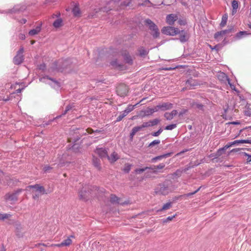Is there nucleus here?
<instances>
[{
    "label": "nucleus",
    "instance_id": "nucleus-28",
    "mask_svg": "<svg viewBox=\"0 0 251 251\" xmlns=\"http://www.w3.org/2000/svg\"><path fill=\"white\" fill-rule=\"evenodd\" d=\"M251 34L250 33H248L247 31H240L236 34L234 37L235 40H237L242 39L244 36Z\"/></svg>",
    "mask_w": 251,
    "mask_h": 251
},
{
    "label": "nucleus",
    "instance_id": "nucleus-15",
    "mask_svg": "<svg viewBox=\"0 0 251 251\" xmlns=\"http://www.w3.org/2000/svg\"><path fill=\"white\" fill-rule=\"evenodd\" d=\"M154 112H156L154 106L152 108L148 107L146 109L141 110L139 115L142 118H144L145 117L150 116Z\"/></svg>",
    "mask_w": 251,
    "mask_h": 251
},
{
    "label": "nucleus",
    "instance_id": "nucleus-58",
    "mask_svg": "<svg viewBox=\"0 0 251 251\" xmlns=\"http://www.w3.org/2000/svg\"><path fill=\"white\" fill-rule=\"evenodd\" d=\"M183 198V195H179V196H176L174 197H173L172 199V203L176 202L178 200H179L180 198Z\"/></svg>",
    "mask_w": 251,
    "mask_h": 251
},
{
    "label": "nucleus",
    "instance_id": "nucleus-32",
    "mask_svg": "<svg viewBox=\"0 0 251 251\" xmlns=\"http://www.w3.org/2000/svg\"><path fill=\"white\" fill-rule=\"evenodd\" d=\"M72 241L70 238L63 240L61 243L58 244L57 246L59 247L63 246H68L72 244Z\"/></svg>",
    "mask_w": 251,
    "mask_h": 251
},
{
    "label": "nucleus",
    "instance_id": "nucleus-30",
    "mask_svg": "<svg viewBox=\"0 0 251 251\" xmlns=\"http://www.w3.org/2000/svg\"><path fill=\"white\" fill-rule=\"evenodd\" d=\"M229 30H228L227 29L222 30L221 31L216 32L214 35V38L215 40L219 41V40L218 39L219 37L220 36H223V35H225L226 33H229Z\"/></svg>",
    "mask_w": 251,
    "mask_h": 251
},
{
    "label": "nucleus",
    "instance_id": "nucleus-57",
    "mask_svg": "<svg viewBox=\"0 0 251 251\" xmlns=\"http://www.w3.org/2000/svg\"><path fill=\"white\" fill-rule=\"evenodd\" d=\"M177 23L180 25H185L187 24V20L185 19H179Z\"/></svg>",
    "mask_w": 251,
    "mask_h": 251
},
{
    "label": "nucleus",
    "instance_id": "nucleus-10",
    "mask_svg": "<svg viewBox=\"0 0 251 251\" xmlns=\"http://www.w3.org/2000/svg\"><path fill=\"white\" fill-rule=\"evenodd\" d=\"M128 87L125 84H121L117 87V93L121 97H124L128 93Z\"/></svg>",
    "mask_w": 251,
    "mask_h": 251
},
{
    "label": "nucleus",
    "instance_id": "nucleus-20",
    "mask_svg": "<svg viewBox=\"0 0 251 251\" xmlns=\"http://www.w3.org/2000/svg\"><path fill=\"white\" fill-rule=\"evenodd\" d=\"M177 19V16L174 14H170L166 17V23L170 25H174V22Z\"/></svg>",
    "mask_w": 251,
    "mask_h": 251
},
{
    "label": "nucleus",
    "instance_id": "nucleus-44",
    "mask_svg": "<svg viewBox=\"0 0 251 251\" xmlns=\"http://www.w3.org/2000/svg\"><path fill=\"white\" fill-rule=\"evenodd\" d=\"M250 104L247 103L245 108L246 110L245 111V115L247 116H251V108H250Z\"/></svg>",
    "mask_w": 251,
    "mask_h": 251
},
{
    "label": "nucleus",
    "instance_id": "nucleus-51",
    "mask_svg": "<svg viewBox=\"0 0 251 251\" xmlns=\"http://www.w3.org/2000/svg\"><path fill=\"white\" fill-rule=\"evenodd\" d=\"M176 214H175L172 216H169L167 218H165V219H162V223L163 224H165V223H168V222L172 220L173 219V218H174L176 216Z\"/></svg>",
    "mask_w": 251,
    "mask_h": 251
},
{
    "label": "nucleus",
    "instance_id": "nucleus-7",
    "mask_svg": "<svg viewBox=\"0 0 251 251\" xmlns=\"http://www.w3.org/2000/svg\"><path fill=\"white\" fill-rule=\"evenodd\" d=\"M178 28L172 26H164L162 29L161 32L163 34L174 36L177 35Z\"/></svg>",
    "mask_w": 251,
    "mask_h": 251
},
{
    "label": "nucleus",
    "instance_id": "nucleus-50",
    "mask_svg": "<svg viewBox=\"0 0 251 251\" xmlns=\"http://www.w3.org/2000/svg\"><path fill=\"white\" fill-rule=\"evenodd\" d=\"M160 143V140H158V139L154 140L149 144V145L148 146V147H149V148L152 147L155 145L159 144Z\"/></svg>",
    "mask_w": 251,
    "mask_h": 251
},
{
    "label": "nucleus",
    "instance_id": "nucleus-43",
    "mask_svg": "<svg viewBox=\"0 0 251 251\" xmlns=\"http://www.w3.org/2000/svg\"><path fill=\"white\" fill-rule=\"evenodd\" d=\"M185 67V65H177L175 67H163L161 68V70L164 71H172L175 70L176 68H184Z\"/></svg>",
    "mask_w": 251,
    "mask_h": 251
},
{
    "label": "nucleus",
    "instance_id": "nucleus-55",
    "mask_svg": "<svg viewBox=\"0 0 251 251\" xmlns=\"http://www.w3.org/2000/svg\"><path fill=\"white\" fill-rule=\"evenodd\" d=\"M137 132V131H136L135 129L134 128V127L132 129V130L131 131V132L129 134V141L132 142L133 141V137L135 135V134H136V133Z\"/></svg>",
    "mask_w": 251,
    "mask_h": 251
},
{
    "label": "nucleus",
    "instance_id": "nucleus-60",
    "mask_svg": "<svg viewBox=\"0 0 251 251\" xmlns=\"http://www.w3.org/2000/svg\"><path fill=\"white\" fill-rule=\"evenodd\" d=\"M173 153H174V152L172 151V152H168V153L163 154L162 155H160V156L161 157V158L162 159L164 158H167V157H170L173 154Z\"/></svg>",
    "mask_w": 251,
    "mask_h": 251
},
{
    "label": "nucleus",
    "instance_id": "nucleus-47",
    "mask_svg": "<svg viewBox=\"0 0 251 251\" xmlns=\"http://www.w3.org/2000/svg\"><path fill=\"white\" fill-rule=\"evenodd\" d=\"M177 126L176 124H172L169 125H167V126H165L164 129L165 130H172L173 129L175 128Z\"/></svg>",
    "mask_w": 251,
    "mask_h": 251
},
{
    "label": "nucleus",
    "instance_id": "nucleus-26",
    "mask_svg": "<svg viewBox=\"0 0 251 251\" xmlns=\"http://www.w3.org/2000/svg\"><path fill=\"white\" fill-rule=\"evenodd\" d=\"M186 84L192 87H194L200 85V82L198 80L194 79L192 76H189L186 81Z\"/></svg>",
    "mask_w": 251,
    "mask_h": 251
},
{
    "label": "nucleus",
    "instance_id": "nucleus-6",
    "mask_svg": "<svg viewBox=\"0 0 251 251\" xmlns=\"http://www.w3.org/2000/svg\"><path fill=\"white\" fill-rule=\"evenodd\" d=\"M24 51V48L23 46H21L19 50L17 52L16 55L13 59V62L15 65H19L21 64L25 59L23 53Z\"/></svg>",
    "mask_w": 251,
    "mask_h": 251
},
{
    "label": "nucleus",
    "instance_id": "nucleus-59",
    "mask_svg": "<svg viewBox=\"0 0 251 251\" xmlns=\"http://www.w3.org/2000/svg\"><path fill=\"white\" fill-rule=\"evenodd\" d=\"M195 167L193 166V164H192V162H190L187 166L186 167H185L184 169V172H186L187 171L189 170L190 169L193 168Z\"/></svg>",
    "mask_w": 251,
    "mask_h": 251
},
{
    "label": "nucleus",
    "instance_id": "nucleus-24",
    "mask_svg": "<svg viewBox=\"0 0 251 251\" xmlns=\"http://www.w3.org/2000/svg\"><path fill=\"white\" fill-rule=\"evenodd\" d=\"M221 76L223 78H225L227 81L228 84H229L230 88L232 90L235 91L237 93H240V91L236 88L235 85L230 82V80L229 78L228 77V76L227 75H226L225 73H222Z\"/></svg>",
    "mask_w": 251,
    "mask_h": 251
},
{
    "label": "nucleus",
    "instance_id": "nucleus-37",
    "mask_svg": "<svg viewBox=\"0 0 251 251\" xmlns=\"http://www.w3.org/2000/svg\"><path fill=\"white\" fill-rule=\"evenodd\" d=\"M72 12L75 17L78 16L80 14V10L78 5H75L72 9Z\"/></svg>",
    "mask_w": 251,
    "mask_h": 251
},
{
    "label": "nucleus",
    "instance_id": "nucleus-41",
    "mask_svg": "<svg viewBox=\"0 0 251 251\" xmlns=\"http://www.w3.org/2000/svg\"><path fill=\"white\" fill-rule=\"evenodd\" d=\"M234 143L235 145H238L239 144H251V140L250 139H241V140H237L234 141Z\"/></svg>",
    "mask_w": 251,
    "mask_h": 251
},
{
    "label": "nucleus",
    "instance_id": "nucleus-35",
    "mask_svg": "<svg viewBox=\"0 0 251 251\" xmlns=\"http://www.w3.org/2000/svg\"><path fill=\"white\" fill-rule=\"evenodd\" d=\"M93 164L99 170L101 169L100 160L97 158L94 157L93 158Z\"/></svg>",
    "mask_w": 251,
    "mask_h": 251
},
{
    "label": "nucleus",
    "instance_id": "nucleus-49",
    "mask_svg": "<svg viewBox=\"0 0 251 251\" xmlns=\"http://www.w3.org/2000/svg\"><path fill=\"white\" fill-rule=\"evenodd\" d=\"M131 165L129 164H126L125 166L123 169V171L126 174H128L131 169Z\"/></svg>",
    "mask_w": 251,
    "mask_h": 251
},
{
    "label": "nucleus",
    "instance_id": "nucleus-31",
    "mask_svg": "<svg viewBox=\"0 0 251 251\" xmlns=\"http://www.w3.org/2000/svg\"><path fill=\"white\" fill-rule=\"evenodd\" d=\"M41 25L42 24H41L40 25L37 26L35 28L31 29L29 30L28 34L30 36H33L37 34L38 33H39L41 30Z\"/></svg>",
    "mask_w": 251,
    "mask_h": 251
},
{
    "label": "nucleus",
    "instance_id": "nucleus-16",
    "mask_svg": "<svg viewBox=\"0 0 251 251\" xmlns=\"http://www.w3.org/2000/svg\"><path fill=\"white\" fill-rule=\"evenodd\" d=\"M82 143V140H81L79 143L77 142H74L73 141V144H69L67 146L68 150H71L73 152L75 153H78L80 152V149H81V144Z\"/></svg>",
    "mask_w": 251,
    "mask_h": 251
},
{
    "label": "nucleus",
    "instance_id": "nucleus-45",
    "mask_svg": "<svg viewBox=\"0 0 251 251\" xmlns=\"http://www.w3.org/2000/svg\"><path fill=\"white\" fill-rule=\"evenodd\" d=\"M191 105L193 107L195 106L200 110L204 111V105L201 103L194 102L191 104Z\"/></svg>",
    "mask_w": 251,
    "mask_h": 251
},
{
    "label": "nucleus",
    "instance_id": "nucleus-13",
    "mask_svg": "<svg viewBox=\"0 0 251 251\" xmlns=\"http://www.w3.org/2000/svg\"><path fill=\"white\" fill-rule=\"evenodd\" d=\"M46 78L48 79L49 80H50L52 82H53V83H54L53 85L51 83H49V85L51 87L55 88H55L58 89L61 87V84L58 80H57L56 79H55L54 78L51 77L50 76L48 75H46L43 76L42 77L40 78L39 81L41 82L43 81V80Z\"/></svg>",
    "mask_w": 251,
    "mask_h": 251
},
{
    "label": "nucleus",
    "instance_id": "nucleus-48",
    "mask_svg": "<svg viewBox=\"0 0 251 251\" xmlns=\"http://www.w3.org/2000/svg\"><path fill=\"white\" fill-rule=\"evenodd\" d=\"M132 0H123L121 3V6L122 7L125 6L127 7L130 5L131 3Z\"/></svg>",
    "mask_w": 251,
    "mask_h": 251
},
{
    "label": "nucleus",
    "instance_id": "nucleus-18",
    "mask_svg": "<svg viewBox=\"0 0 251 251\" xmlns=\"http://www.w3.org/2000/svg\"><path fill=\"white\" fill-rule=\"evenodd\" d=\"M120 199L115 194H111L110 196V201L112 204H119L122 205L128 204V202L127 201L120 202Z\"/></svg>",
    "mask_w": 251,
    "mask_h": 251
},
{
    "label": "nucleus",
    "instance_id": "nucleus-4",
    "mask_svg": "<svg viewBox=\"0 0 251 251\" xmlns=\"http://www.w3.org/2000/svg\"><path fill=\"white\" fill-rule=\"evenodd\" d=\"M169 181H165L163 183H160L159 186L156 189V193L162 195H166L171 191L170 188Z\"/></svg>",
    "mask_w": 251,
    "mask_h": 251
},
{
    "label": "nucleus",
    "instance_id": "nucleus-36",
    "mask_svg": "<svg viewBox=\"0 0 251 251\" xmlns=\"http://www.w3.org/2000/svg\"><path fill=\"white\" fill-rule=\"evenodd\" d=\"M62 23V19L60 18H59L54 21V22L52 24V25L55 28H59L63 25Z\"/></svg>",
    "mask_w": 251,
    "mask_h": 251
},
{
    "label": "nucleus",
    "instance_id": "nucleus-23",
    "mask_svg": "<svg viewBox=\"0 0 251 251\" xmlns=\"http://www.w3.org/2000/svg\"><path fill=\"white\" fill-rule=\"evenodd\" d=\"M160 120L159 119L156 118L152 120H150L148 122H144V126L145 127H151L153 126H156L158 125Z\"/></svg>",
    "mask_w": 251,
    "mask_h": 251
},
{
    "label": "nucleus",
    "instance_id": "nucleus-39",
    "mask_svg": "<svg viewBox=\"0 0 251 251\" xmlns=\"http://www.w3.org/2000/svg\"><path fill=\"white\" fill-rule=\"evenodd\" d=\"M172 203L171 202H168L165 203L162 206V208L158 209L157 211L158 212H161V211H162L166 210V209H168L172 207Z\"/></svg>",
    "mask_w": 251,
    "mask_h": 251
},
{
    "label": "nucleus",
    "instance_id": "nucleus-29",
    "mask_svg": "<svg viewBox=\"0 0 251 251\" xmlns=\"http://www.w3.org/2000/svg\"><path fill=\"white\" fill-rule=\"evenodd\" d=\"M107 158L110 162V163H113L119 159V157L118 154L114 151L111 154L110 156L108 155Z\"/></svg>",
    "mask_w": 251,
    "mask_h": 251
},
{
    "label": "nucleus",
    "instance_id": "nucleus-17",
    "mask_svg": "<svg viewBox=\"0 0 251 251\" xmlns=\"http://www.w3.org/2000/svg\"><path fill=\"white\" fill-rule=\"evenodd\" d=\"M133 110V107L130 105H128L126 109L123 111L122 114L119 115L117 118L115 123L121 121L125 117H126L129 113Z\"/></svg>",
    "mask_w": 251,
    "mask_h": 251
},
{
    "label": "nucleus",
    "instance_id": "nucleus-5",
    "mask_svg": "<svg viewBox=\"0 0 251 251\" xmlns=\"http://www.w3.org/2000/svg\"><path fill=\"white\" fill-rule=\"evenodd\" d=\"M177 35H178V37L173 38L174 40H178L181 43H185L188 42L190 38V35L187 30L183 29L180 30L179 28L177 29Z\"/></svg>",
    "mask_w": 251,
    "mask_h": 251
},
{
    "label": "nucleus",
    "instance_id": "nucleus-25",
    "mask_svg": "<svg viewBox=\"0 0 251 251\" xmlns=\"http://www.w3.org/2000/svg\"><path fill=\"white\" fill-rule=\"evenodd\" d=\"M178 112L176 110H173L170 113L166 112L164 114V116L167 120L170 121L172 120L174 117L176 116Z\"/></svg>",
    "mask_w": 251,
    "mask_h": 251
},
{
    "label": "nucleus",
    "instance_id": "nucleus-27",
    "mask_svg": "<svg viewBox=\"0 0 251 251\" xmlns=\"http://www.w3.org/2000/svg\"><path fill=\"white\" fill-rule=\"evenodd\" d=\"M240 4V2L237 0H233L231 2V6L232 7V15H234L236 13L238 8H239V5Z\"/></svg>",
    "mask_w": 251,
    "mask_h": 251
},
{
    "label": "nucleus",
    "instance_id": "nucleus-38",
    "mask_svg": "<svg viewBox=\"0 0 251 251\" xmlns=\"http://www.w3.org/2000/svg\"><path fill=\"white\" fill-rule=\"evenodd\" d=\"M228 18V15L227 13H225L222 16V21L221 23L220 24V25L221 27H224L226 24L227 20Z\"/></svg>",
    "mask_w": 251,
    "mask_h": 251
},
{
    "label": "nucleus",
    "instance_id": "nucleus-21",
    "mask_svg": "<svg viewBox=\"0 0 251 251\" xmlns=\"http://www.w3.org/2000/svg\"><path fill=\"white\" fill-rule=\"evenodd\" d=\"M27 188H33L36 189V191H39L42 194H46V190L44 186L40 185L38 184H36L32 185H28L27 186Z\"/></svg>",
    "mask_w": 251,
    "mask_h": 251
},
{
    "label": "nucleus",
    "instance_id": "nucleus-62",
    "mask_svg": "<svg viewBox=\"0 0 251 251\" xmlns=\"http://www.w3.org/2000/svg\"><path fill=\"white\" fill-rule=\"evenodd\" d=\"M143 128H145L144 123H143L142 125H141V126H136L134 127V128L135 129L136 131H137V132L141 130Z\"/></svg>",
    "mask_w": 251,
    "mask_h": 251
},
{
    "label": "nucleus",
    "instance_id": "nucleus-64",
    "mask_svg": "<svg viewBox=\"0 0 251 251\" xmlns=\"http://www.w3.org/2000/svg\"><path fill=\"white\" fill-rule=\"evenodd\" d=\"M117 69H118L119 70L123 71L126 69V67L125 65L122 63H120L118 64V67Z\"/></svg>",
    "mask_w": 251,
    "mask_h": 251
},
{
    "label": "nucleus",
    "instance_id": "nucleus-1",
    "mask_svg": "<svg viewBox=\"0 0 251 251\" xmlns=\"http://www.w3.org/2000/svg\"><path fill=\"white\" fill-rule=\"evenodd\" d=\"M73 58H68L60 62L55 61L52 64L50 69L52 72L56 71L57 72L71 73L73 71Z\"/></svg>",
    "mask_w": 251,
    "mask_h": 251
},
{
    "label": "nucleus",
    "instance_id": "nucleus-46",
    "mask_svg": "<svg viewBox=\"0 0 251 251\" xmlns=\"http://www.w3.org/2000/svg\"><path fill=\"white\" fill-rule=\"evenodd\" d=\"M163 127L161 126L158 129L157 131L151 132V135L154 137H157L162 133V132L163 130Z\"/></svg>",
    "mask_w": 251,
    "mask_h": 251
},
{
    "label": "nucleus",
    "instance_id": "nucleus-53",
    "mask_svg": "<svg viewBox=\"0 0 251 251\" xmlns=\"http://www.w3.org/2000/svg\"><path fill=\"white\" fill-rule=\"evenodd\" d=\"M119 64L120 63L118 62L117 59H115L114 60L111 61L110 62V65L111 66H112V67H113L114 68H116V69L118 67V64Z\"/></svg>",
    "mask_w": 251,
    "mask_h": 251
},
{
    "label": "nucleus",
    "instance_id": "nucleus-19",
    "mask_svg": "<svg viewBox=\"0 0 251 251\" xmlns=\"http://www.w3.org/2000/svg\"><path fill=\"white\" fill-rule=\"evenodd\" d=\"M225 153V151L222 148L219 149L216 152L210 154L208 157L213 158L211 160L213 162L215 159L218 158L219 156H221Z\"/></svg>",
    "mask_w": 251,
    "mask_h": 251
},
{
    "label": "nucleus",
    "instance_id": "nucleus-63",
    "mask_svg": "<svg viewBox=\"0 0 251 251\" xmlns=\"http://www.w3.org/2000/svg\"><path fill=\"white\" fill-rule=\"evenodd\" d=\"M161 159H162L161 156L160 155H158V156H155V157L152 158L151 159V163H155L157 161H158L159 160H161Z\"/></svg>",
    "mask_w": 251,
    "mask_h": 251
},
{
    "label": "nucleus",
    "instance_id": "nucleus-9",
    "mask_svg": "<svg viewBox=\"0 0 251 251\" xmlns=\"http://www.w3.org/2000/svg\"><path fill=\"white\" fill-rule=\"evenodd\" d=\"M24 191L22 189H18L12 194L7 193L4 196V199L6 201H18V195Z\"/></svg>",
    "mask_w": 251,
    "mask_h": 251
},
{
    "label": "nucleus",
    "instance_id": "nucleus-34",
    "mask_svg": "<svg viewBox=\"0 0 251 251\" xmlns=\"http://www.w3.org/2000/svg\"><path fill=\"white\" fill-rule=\"evenodd\" d=\"M165 164L162 163L157 166H153V167H151L150 170H152L153 173H156L157 172V169H162L165 167Z\"/></svg>",
    "mask_w": 251,
    "mask_h": 251
},
{
    "label": "nucleus",
    "instance_id": "nucleus-40",
    "mask_svg": "<svg viewBox=\"0 0 251 251\" xmlns=\"http://www.w3.org/2000/svg\"><path fill=\"white\" fill-rule=\"evenodd\" d=\"M208 46L211 49V50H215L217 52H218L223 48V44H218L214 46H212L211 45H208Z\"/></svg>",
    "mask_w": 251,
    "mask_h": 251
},
{
    "label": "nucleus",
    "instance_id": "nucleus-33",
    "mask_svg": "<svg viewBox=\"0 0 251 251\" xmlns=\"http://www.w3.org/2000/svg\"><path fill=\"white\" fill-rule=\"evenodd\" d=\"M188 76H194V77H198L199 76L200 73L195 70L188 69L187 71Z\"/></svg>",
    "mask_w": 251,
    "mask_h": 251
},
{
    "label": "nucleus",
    "instance_id": "nucleus-12",
    "mask_svg": "<svg viewBox=\"0 0 251 251\" xmlns=\"http://www.w3.org/2000/svg\"><path fill=\"white\" fill-rule=\"evenodd\" d=\"M121 55L125 63L130 66L133 64V60L129 52L127 50H123L121 52Z\"/></svg>",
    "mask_w": 251,
    "mask_h": 251
},
{
    "label": "nucleus",
    "instance_id": "nucleus-61",
    "mask_svg": "<svg viewBox=\"0 0 251 251\" xmlns=\"http://www.w3.org/2000/svg\"><path fill=\"white\" fill-rule=\"evenodd\" d=\"M38 68L40 70H41L42 71H45V70L46 69V65L45 63H43L39 65H38Z\"/></svg>",
    "mask_w": 251,
    "mask_h": 251
},
{
    "label": "nucleus",
    "instance_id": "nucleus-11",
    "mask_svg": "<svg viewBox=\"0 0 251 251\" xmlns=\"http://www.w3.org/2000/svg\"><path fill=\"white\" fill-rule=\"evenodd\" d=\"M26 9V6L25 4H17L12 8L8 10V13L11 14H20Z\"/></svg>",
    "mask_w": 251,
    "mask_h": 251
},
{
    "label": "nucleus",
    "instance_id": "nucleus-42",
    "mask_svg": "<svg viewBox=\"0 0 251 251\" xmlns=\"http://www.w3.org/2000/svg\"><path fill=\"white\" fill-rule=\"evenodd\" d=\"M151 168V167H146L142 168H136L134 170V172L136 174H140L147 170H150Z\"/></svg>",
    "mask_w": 251,
    "mask_h": 251
},
{
    "label": "nucleus",
    "instance_id": "nucleus-54",
    "mask_svg": "<svg viewBox=\"0 0 251 251\" xmlns=\"http://www.w3.org/2000/svg\"><path fill=\"white\" fill-rule=\"evenodd\" d=\"M11 215L9 214H1L0 213V220H4L5 219H8L11 217Z\"/></svg>",
    "mask_w": 251,
    "mask_h": 251
},
{
    "label": "nucleus",
    "instance_id": "nucleus-8",
    "mask_svg": "<svg viewBox=\"0 0 251 251\" xmlns=\"http://www.w3.org/2000/svg\"><path fill=\"white\" fill-rule=\"evenodd\" d=\"M156 112L158 111H165L171 109L173 107V104L170 102H161L154 106Z\"/></svg>",
    "mask_w": 251,
    "mask_h": 251
},
{
    "label": "nucleus",
    "instance_id": "nucleus-52",
    "mask_svg": "<svg viewBox=\"0 0 251 251\" xmlns=\"http://www.w3.org/2000/svg\"><path fill=\"white\" fill-rule=\"evenodd\" d=\"M240 153L242 154L243 155H244L245 156L248 157L247 159V163H250L251 162V154H249L245 152H240Z\"/></svg>",
    "mask_w": 251,
    "mask_h": 251
},
{
    "label": "nucleus",
    "instance_id": "nucleus-3",
    "mask_svg": "<svg viewBox=\"0 0 251 251\" xmlns=\"http://www.w3.org/2000/svg\"><path fill=\"white\" fill-rule=\"evenodd\" d=\"M144 24L148 27L150 33L153 39L158 38L160 36V31L157 25L151 19H147L144 21Z\"/></svg>",
    "mask_w": 251,
    "mask_h": 251
},
{
    "label": "nucleus",
    "instance_id": "nucleus-14",
    "mask_svg": "<svg viewBox=\"0 0 251 251\" xmlns=\"http://www.w3.org/2000/svg\"><path fill=\"white\" fill-rule=\"evenodd\" d=\"M108 149L105 148H99L97 147L95 152L99 155V156L102 159L107 158L108 156Z\"/></svg>",
    "mask_w": 251,
    "mask_h": 251
},
{
    "label": "nucleus",
    "instance_id": "nucleus-22",
    "mask_svg": "<svg viewBox=\"0 0 251 251\" xmlns=\"http://www.w3.org/2000/svg\"><path fill=\"white\" fill-rule=\"evenodd\" d=\"M137 50L138 55L142 58H145L149 53V50H147L143 46H140Z\"/></svg>",
    "mask_w": 251,
    "mask_h": 251
},
{
    "label": "nucleus",
    "instance_id": "nucleus-56",
    "mask_svg": "<svg viewBox=\"0 0 251 251\" xmlns=\"http://www.w3.org/2000/svg\"><path fill=\"white\" fill-rule=\"evenodd\" d=\"M235 145L234 141L231 142H229L227 144L222 147L224 151H225L227 149L231 147L232 146Z\"/></svg>",
    "mask_w": 251,
    "mask_h": 251
},
{
    "label": "nucleus",
    "instance_id": "nucleus-2",
    "mask_svg": "<svg viewBox=\"0 0 251 251\" xmlns=\"http://www.w3.org/2000/svg\"><path fill=\"white\" fill-rule=\"evenodd\" d=\"M94 187L92 185L85 184L78 191V196L80 200L87 201L90 198Z\"/></svg>",
    "mask_w": 251,
    "mask_h": 251
}]
</instances>
